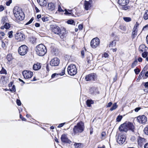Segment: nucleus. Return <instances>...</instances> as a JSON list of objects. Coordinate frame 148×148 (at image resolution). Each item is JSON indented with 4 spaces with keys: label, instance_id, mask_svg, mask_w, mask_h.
<instances>
[{
    "label": "nucleus",
    "instance_id": "45",
    "mask_svg": "<svg viewBox=\"0 0 148 148\" xmlns=\"http://www.w3.org/2000/svg\"><path fill=\"white\" fill-rule=\"evenodd\" d=\"M34 20V18L33 17H32L31 19L29 20V21L26 24H25V25H28L30 24H31L33 21Z\"/></svg>",
    "mask_w": 148,
    "mask_h": 148
},
{
    "label": "nucleus",
    "instance_id": "51",
    "mask_svg": "<svg viewBox=\"0 0 148 148\" xmlns=\"http://www.w3.org/2000/svg\"><path fill=\"white\" fill-rule=\"evenodd\" d=\"M130 140L132 142H134L136 140L135 137L134 136H132Z\"/></svg>",
    "mask_w": 148,
    "mask_h": 148
},
{
    "label": "nucleus",
    "instance_id": "26",
    "mask_svg": "<svg viewBox=\"0 0 148 148\" xmlns=\"http://www.w3.org/2000/svg\"><path fill=\"white\" fill-rule=\"evenodd\" d=\"M94 103V101L88 99L86 101V105L90 107L91 105Z\"/></svg>",
    "mask_w": 148,
    "mask_h": 148
},
{
    "label": "nucleus",
    "instance_id": "11",
    "mask_svg": "<svg viewBox=\"0 0 148 148\" xmlns=\"http://www.w3.org/2000/svg\"><path fill=\"white\" fill-rule=\"evenodd\" d=\"M25 79L31 78L33 74L32 72L28 70L24 71L22 73Z\"/></svg>",
    "mask_w": 148,
    "mask_h": 148
},
{
    "label": "nucleus",
    "instance_id": "29",
    "mask_svg": "<svg viewBox=\"0 0 148 148\" xmlns=\"http://www.w3.org/2000/svg\"><path fill=\"white\" fill-rule=\"evenodd\" d=\"M123 19L125 21L127 22H128L130 21H131L132 20L131 18L130 17H123Z\"/></svg>",
    "mask_w": 148,
    "mask_h": 148
},
{
    "label": "nucleus",
    "instance_id": "40",
    "mask_svg": "<svg viewBox=\"0 0 148 148\" xmlns=\"http://www.w3.org/2000/svg\"><path fill=\"white\" fill-rule=\"evenodd\" d=\"M119 29L122 30L123 31H125L126 30V27L124 25H121L119 27Z\"/></svg>",
    "mask_w": 148,
    "mask_h": 148
},
{
    "label": "nucleus",
    "instance_id": "17",
    "mask_svg": "<svg viewBox=\"0 0 148 148\" xmlns=\"http://www.w3.org/2000/svg\"><path fill=\"white\" fill-rule=\"evenodd\" d=\"M89 92L90 94L93 95H95L99 93L98 88L96 87H92L90 88Z\"/></svg>",
    "mask_w": 148,
    "mask_h": 148
},
{
    "label": "nucleus",
    "instance_id": "18",
    "mask_svg": "<svg viewBox=\"0 0 148 148\" xmlns=\"http://www.w3.org/2000/svg\"><path fill=\"white\" fill-rule=\"evenodd\" d=\"M119 130L121 132H126L127 131V128L126 123H124L121 125L119 128Z\"/></svg>",
    "mask_w": 148,
    "mask_h": 148
},
{
    "label": "nucleus",
    "instance_id": "19",
    "mask_svg": "<svg viewBox=\"0 0 148 148\" xmlns=\"http://www.w3.org/2000/svg\"><path fill=\"white\" fill-rule=\"evenodd\" d=\"M137 141L138 146L141 147L144 144V143L146 142V141L145 138L139 136L137 138Z\"/></svg>",
    "mask_w": 148,
    "mask_h": 148
},
{
    "label": "nucleus",
    "instance_id": "25",
    "mask_svg": "<svg viewBox=\"0 0 148 148\" xmlns=\"http://www.w3.org/2000/svg\"><path fill=\"white\" fill-rule=\"evenodd\" d=\"M86 60L88 63L90 64V63L91 61L92 60V57L91 54L87 56Z\"/></svg>",
    "mask_w": 148,
    "mask_h": 148
},
{
    "label": "nucleus",
    "instance_id": "62",
    "mask_svg": "<svg viewBox=\"0 0 148 148\" xmlns=\"http://www.w3.org/2000/svg\"><path fill=\"white\" fill-rule=\"evenodd\" d=\"M81 54L82 56V58H83L84 57V52L83 50H82L81 51Z\"/></svg>",
    "mask_w": 148,
    "mask_h": 148
},
{
    "label": "nucleus",
    "instance_id": "36",
    "mask_svg": "<svg viewBox=\"0 0 148 148\" xmlns=\"http://www.w3.org/2000/svg\"><path fill=\"white\" fill-rule=\"evenodd\" d=\"M139 25V24L137 22H136V23L135 25L134 28H133V30L134 31H137V29Z\"/></svg>",
    "mask_w": 148,
    "mask_h": 148
},
{
    "label": "nucleus",
    "instance_id": "28",
    "mask_svg": "<svg viewBox=\"0 0 148 148\" xmlns=\"http://www.w3.org/2000/svg\"><path fill=\"white\" fill-rule=\"evenodd\" d=\"M137 35V31L132 30V39H134Z\"/></svg>",
    "mask_w": 148,
    "mask_h": 148
},
{
    "label": "nucleus",
    "instance_id": "10",
    "mask_svg": "<svg viewBox=\"0 0 148 148\" xmlns=\"http://www.w3.org/2000/svg\"><path fill=\"white\" fill-rule=\"evenodd\" d=\"M136 118L137 121L140 123L145 124L147 121V117L144 115L139 116Z\"/></svg>",
    "mask_w": 148,
    "mask_h": 148
},
{
    "label": "nucleus",
    "instance_id": "47",
    "mask_svg": "<svg viewBox=\"0 0 148 148\" xmlns=\"http://www.w3.org/2000/svg\"><path fill=\"white\" fill-rule=\"evenodd\" d=\"M0 74H7V71L5 69L2 68L1 70L0 71Z\"/></svg>",
    "mask_w": 148,
    "mask_h": 148
},
{
    "label": "nucleus",
    "instance_id": "30",
    "mask_svg": "<svg viewBox=\"0 0 148 148\" xmlns=\"http://www.w3.org/2000/svg\"><path fill=\"white\" fill-rule=\"evenodd\" d=\"M116 45V41L114 40L110 43L109 45L110 47H113L114 46H115Z\"/></svg>",
    "mask_w": 148,
    "mask_h": 148
},
{
    "label": "nucleus",
    "instance_id": "23",
    "mask_svg": "<svg viewBox=\"0 0 148 148\" xmlns=\"http://www.w3.org/2000/svg\"><path fill=\"white\" fill-rule=\"evenodd\" d=\"M85 9L86 10H88L91 6V4L89 1H85L84 2Z\"/></svg>",
    "mask_w": 148,
    "mask_h": 148
},
{
    "label": "nucleus",
    "instance_id": "42",
    "mask_svg": "<svg viewBox=\"0 0 148 148\" xmlns=\"http://www.w3.org/2000/svg\"><path fill=\"white\" fill-rule=\"evenodd\" d=\"M36 40V38L35 37H33L31 38L30 39L31 41L32 42L33 44H34L35 43Z\"/></svg>",
    "mask_w": 148,
    "mask_h": 148
},
{
    "label": "nucleus",
    "instance_id": "54",
    "mask_svg": "<svg viewBox=\"0 0 148 148\" xmlns=\"http://www.w3.org/2000/svg\"><path fill=\"white\" fill-rule=\"evenodd\" d=\"M20 118L23 121H25L26 120V119L25 118L22 116L21 114H20Z\"/></svg>",
    "mask_w": 148,
    "mask_h": 148
},
{
    "label": "nucleus",
    "instance_id": "49",
    "mask_svg": "<svg viewBox=\"0 0 148 148\" xmlns=\"http://www.w3.org/2000/svg\"><path fill=\"white\" fill-rule=\"evenodd\" d=\"M67 23L68 24L73 25L74 23V21L73 20H69L67 21Z\"/></svg>",
    "mask_w": 148,
    "mask_h": 148
},
{
    "label": "nucleus",
    "instance_id": "16",
    "mask_svg": "<svg viewBox=\"0 0 148 148\" xmlns=\"http://www.w3.org/2000/svg\"><path fill=\"white\" fill-rule=\"evenodd\" d=\"M127 128V131L128 130H130L132 132L134 133L136 129L134 125L131 122H128L126 123Z\"/></svg>",
    "mask_w": 148,
    "mask_h": 148
},
{
    "label": "nucleus",
    "instance_id": "35",
    "mask_svg": "<svg viewBox=\"0 0 148 148\" xmlns=\"http://www.w3.org/2000/svg\"><path fill=\"white\" fill-rule=\"evenodd\" d=\"M137 62L138 61L137 60H135L134 62L132 63L131 65L132 68H134L135 66H136L137 64Z\"/></svg>",
    "mask_w": 148,
    "mask_h": 148
},
{
    "label": "nucleus",
    "instance_id": "59",
    "mask_svg": "<svg viewBox=\"0 0 148 148\" xmlns=\"http://www.w3.org/2000/svg\"><path fill=\"white\" fill-rule=\"evenodd\" d=\"M4 10V7L2 5L0 6V12H2Z\"/></svg>",
    "mask_w": 148,
    "mask_h": 148
},
{
    "label": "nucleus",
    "instance_id": "57",
    "mask_svg": "<svg viewBox=\"0 0 148 148\" xmlns=\"http://www.w3.org/2000/svg\"><path fill=\"white\" fill-rule=\"evenodd\" d=\"M65 74V71L64 70H62V71L61 73H59V75H60L61 76Z\"/></svg>",
    "mask_w": 148,
    "mask_h": 148
},
{
    "label": "nucleus",
    "instance_id": "38",
    "mask_svg": "<svg viewBox=\"0 0 148 148\" xmlns=\"http://www.w3.org/2000/svg\"><path fill=\"white\" fill-rule=\"evenodd\" d=\"M13 32L12 31L9 32H8V37L10 38H11L13 37L12 34Z\"/></svg>",
    "mask_w": 148,
    "mask_h": 148
},
{
    "label": "nucleus",
    "instance_id": "20",
    "mask_svg": "<svg viewBox=\"0 0 148 148\" xmlns=\"http://www.w3.org/2000/svg\"><path fill=\"white\" fill-rule=\"evenodd\" d=\"M148 48L144 45H142L140 46L139 48V51L141 52L147 51Z\"/></svg>",
    "mask_w": 148,
    "mask_h": 148
},
{
    "label": "nucleus",
    "instance_id": "27",
    "mask_svg": "<svg viewBox=\"0 0 148 148\" xmlns=\"http://www.w3.org/2000/svg\"><path fill=\"white\" fill-rule=\"evenodd\" d=\"M74 145L75 148H81L82 147V144L80 143H74Z\"/></svg>",
    "mask_w": 148,
    "mask_h": 148
},
{
    "label": "nucleus",
    "instance_id": "50",
    "mask_svg": "<svg viewBox=\"0 0 148 148\" xmlns=\"http://www.w3.org/2000/svg\"><path fill=\"white\" fill-rule=\"evenodd\" d=\"M134 71L135 72V73L137 75L140 72V70L138 69H134Z\"/></svg>",
    "mask_w": 148,
    "mask_h": 148
},
{
    "label": "nucleus",
    "instance_id": "9",
    "mask_svg": "<svg viewBox=\"0 0 148 148\" xmlns=\"http://www.w3.org/2000/svg\"><path fill=\"white\" fill-rule=\"evenodd\" d=\"M100 43L99 39L98 38L93 39L90 42V46L93 48H96Z\"/></svg>",
    "mask_w": 148,
    "mask_h": 148
},
{
    "label": "nucleus",
    "instance_id": "55",
    "mask_svg": "<svg viewBox=\"0 0 148 148\" xmlns=\"http://www.w3.org/2000/svg\"><path fill=\"white\" fill-rule=\"evenodd\" d=\"M112 104V102H110L107 105H106V107L107 108L110 107L111 106Z\"/></svg>",
    "mask_w": 148,
    "mask_h": 148
},
{
    "label": "nucleus",
    "instance_id": "34",
    "mask_svg": "<svg viewBox=\"0 0 148 148\" xmlns=\"http://www.w3.org/2000/svg\"><path fill=\"white\" fill-rule=\"evenodd\" d=\"M6 58L9 61H10L12 60L13 58L11 54H9L7 55Z\"/></svg>",
    "mask_w": 148,
    "mask_h": 148
},
{
    "label": "nucleus",
    "instance_id": "12",
    "mask_svg": "<svg viewBox=\"0 0 148 148\" xmlns=\"http://www.w3.org/2000/svg\"><path fill=\"white\" fill-rule=\"evenodd\" d=\"M15 38L18 41H22L25 39V36L21 32L17 33L15 34Z\"/></svg>",
    "mask_w": 148,
    "mask_h": 148
},
{
    "label": "nucleus",
    "instance_id": "3",
    "mask_svg": "<svg viewBox=\"0 0 148 148\" xmlns=\"http://www.w3.org/2000/svg\"><path fill=\"white\" fill-rule=\"evenodd\" d=\"M84 123L82 122H80L75 125L73 129L74 135L79 134V133L82 132L84 130Z\"/></svg>",
    "mask_w": 148,
    "mask_h": 148
},
{
    "label": "nucleus",
    "instance_id": "2",
    "mask_svg": "<svg viewBox=\"0 0 148 148\" xmlns=\"http://www.w3.org/2000/svg\"><path fill=\"white\" fill-rule=\"evenodd\" d=\"M13 12L15 16L18 20L22 21L24 19V14L20 8L15 7L13 10Z\"/></svg>",
    "mask_w": 148,
    "mask_h": 148
},
{
    "label": "nucleus",
    "instance_id": "37",
    "mask_svg": "<svg viewBox=\"0 0 148 148\" xmlns=\"http://www.w3.org/2000/svg\"><path fill=\"white\" fill-rule=\"evenodd\" d=\"M148 55V52L146 51L144 52L142 54V56L143 58H146Z\"/></svg>",
    "mask_w": 148,
    "mask_h": 148
},
{
    "label": "nucleus",
    "instance_id": "24",
    "mask_svg": "<svg viewBox=\"0 0 148 148\" xmlns=\"http://www.w3.org/2000/svg\"><path fill=\"white\" fill-rule=\"evenodd\" d=\"M48 9L51 10H53L55 9V6L53 3H51L48 4Z\"/></svg>",
    "mask_w": 148,
    "mask_h": 148
},
{
    "label": "nucleus",
    "instance_id": "32",
    "mask_svg": "<svg viewBox=\"0 0 148 148\" xmlns=\"http://www.w3.org/2000/svg\"><path fill=\"white\" fill-rule=\"evenodd\" d=\"M143 18L145 20H147L148 19V10H146L143 16Z\"/></svg>",
    "mask_w": 148,
    "mask_h": 148
},
{
    "label": "nucleus",
    "instance_id": "64",
    "mask_svg": "<svg viewBox=\"0 0 148 148\" xmlns=\"http://www.w3.org/2000/svg\"><path fill=\"white\" fill-rule=\"evenodd\" d=\"M144 86L145 88H148V82H146L145 83Z\"/></svg>",
    "mask_w": 148,
    "mask_h": 148
},
{
    "label": "nucleus",
    "instance_id": "31",
    "mask_svg": "<svg viewBox=\"0 0 148 148\" xmlns=\"http://www.w3.org/2000/svg\"><path fill=\"white\" fill-rule=\"evenodd\" d=\"M117 107V106L116 103H115L112 105V107L110 108V110L112 111L116 109Z\"/></svg>",
    "mask_w": 148,
    "mask_h": 148
},
{
    "label": "nucleus",
    "instance_id": "44",
    "mask_svg": "<svg viewBox=\"0 0 148 148\" xmlns=\"http://www.w3.org/2000/svg\"><path fill=\"white\" fill-rule=\"evenodd\" d=\"M4 25L5 26V28L6 29H8L9 28L10 26V24L8 23H6Z\"/></svg>",
    "mask_w": 148,
    "mask_h": 148
},
{
    "label": "nucleus",
    "instance_id": "4",
    "mask_svg": "<svg viewBox=\"0 0 148 148\" xmlns=\"http://www.w3.org/2000/svg\"><path fill=\"white\" fill-rule=\"evenodd\" d=\"M36 51L37 54L39 56H41L45 55L47 52L46 47L42 44L37 45L36 48Z\"/></svg>",
    "mask_w": 148,
    "mask_h": 148
},
{
    "label": "nucleus",
    "instance_id": "43",
    "mask_svg": "<svg viewBox=\"0 0 148 148\" xmlns=\"http://www.w3.org/2000/svg\"><path fill=\"white\" fill-rule=\"evenodd\" d=\"M122 118V116L119 115L117 116L116 119V121L118 122H119L121 121Z\"/></svg>",
    "mask_w": 148,
    "mask_h": 148
},
{
    "label": "nucleus",
    "instance_id": "58",
    "mask_svg": "<svg viewBox=\"0 0 148 148\" xmlns=\"http://www.w3.org/2000/svg\"><path fill=\"white\" fill-rule=\"evenodd\" d=\"M65 123H61L60 124H59V125H58V127H63L64 125L65 124Z\"/></svg>",
    "mask_w": 148,
    "mask_h": 148
},
{
    "label": "nucleus",
    "instance_id": "6",
    "mask_svg": "<svg viewBox=\"0 0 148 148\" xmlns=\"http://www.w3.org/2000/svg\"><path fill=\"white\" fill-rule=\"evenodd\" d=\"M67 72L71 76L75 75L77 73L76 66L73 64L69 65L68 67Z\"/></svg>",
    "mask_w": 148,
    "mask_h": 148
},
{
    "label": "nucleus",
    "instance_id": "22",
    "mask_svg": "<svg viewBox=\"0 0 148 148\" xmlns=\"http://www.w3.org/2000/svg\"><path fill=\"white\" fill-rule=\"evenodd\" d=\"M40 64L37 63L36 64H34L33 66V69L34 70L37 71L40 69L41 68Z\"/></svg>",
    "mask_w": 148,
    "mask_h": 148
},
{
    "label": "nucleus",
    "instance_id": "7",
    "mask_svg": "<svg viewBox=\"0 0 148 148\" xmlns=\"http://www.w3.org/2000/svg\"><path fill=\"white\" fill-rule=\"evenodd\" d=\"M18 52L20 55L24 56L25 55L28 51V47L25 45L21 46L18 48Z\"/></svg>",
    "mask_w": 148,
    "mask_h": 148
},
{
    "label": "nucleus",
    "instance_id": "52",
    "mask_svg": "<svg viewBox=\"0 0 148 148\" xmlns=\"http://www.w3.org/2000/svg\"><path fill=\"white\" fill-rule=\"evenodd\" d=\"M16 103L17 105L18 106H20L21 105V102L20 100L17 99L16 100Z\"/></svg>",
    "mask_w": 148,
    "mask_h": 148
},
{
    "label": "nucleus",
    "instance_id": "63",
    "mask_svg": "<svg viewBox=\"0 0 148 148\" xmlns=\"http://www.w3.org/2000/svg\"><path fill=\"white\" fill-rule=\"evenodd\" d=\"M140 109V107L136 108L134 109V110L136 112H137Z\"/></svg>",
    "mask_w": 148,
    "mask_h": 148
},
{
    "label": "nucleus",
    "instance_id": "46",
    "mask_svg": "<svg viewBox=\"0 0 148 148\" xmlns=\"http://www.w3.org/2000/svg\"><path fill=\"white\" fill-rule=\"evenodd\" d=\"M144 132L146 134L148 135V126L145 128Z\"/></svg>",
    "mask_w": 148,
    "mask_h": 148
},
{
    "label": "nucleus",
    "instance_id": "61",
    "mask_svg": "<svg viewBox=\"0 0 148 148\" xmlns=\"http://www.w3.org/2000/svg\"><path fill=\"white\" fill-rule=\"evenodd\" d=\"M106 135L105 132H103L101 133V136L102 137H105Z\"/></svg>",
    "mask_w": 148,
    "mask_h": 148
},
{
    "label": "nucleus",
    "instance_id": "33",
    "mask_svg": "<svg viewBox=\"0 0 148 148\" xmlns=\"http://www.w3.org/2000/svg\"><path fill=\"white\" fill-rule=\"evenodd\" d=\"M41 19L42 21L44 22L47 21L49 20L47 17L43 15L42 16Z\"/></svg>",
    "mask_w": 148,
    "mask_h": 148
},
{
    "label": "nucleus",
    "instance_id": "14",
    "mask_svg": "<svg viewBox=\"0 0 148 148\" xmlns=\"http://www.w3.org/2000/svg\"><path fill=\"white\" fill-rule=\"evenodd\" d=\"M61 141L64 143L71 144V141L68 139L66 135L63 134H62L60 138Z\"/></svg>",
    "mask_w": 148,
    "mask_h": 148
},
{
    "label": "nucleus",
    "instance_id": "1",
    "mask_svg": "<svg viewBox=\"0 0 148 148\" xmlns=\"http://www.w3.org/2000/svg\"><path fill=\"white\" fill-rule=\"evenodd\" d=\"M51 30L54 34L58 35L61 39L66 36V32L64 29H61L58 26L56 25H51Z\"/></svg>",
    "mask_w": 148,
    "mask_h": 148
},
{
    "label": "nucleus",
    "instance_id": "5",
    "mask_svg": "<svg viewBox=\"0 0 148 148\" xmlns=\"http://www.w3.org/2000/svg\"><path fill=\"white\" fill-rule=\"evenodd\" d=\"M129 2V0H118V3L121 6V9L126 10L130 8V6L127 5Z\"/></svg>",
    "mask_w": 148,
    "mask_h": 148
},
{
    "label": "nucleus",
    "instance_id": "8",
    "mask_svg": "<svg viewBox=\"0 0 148 148\" xmlns=\"http://www.w3.org/2000/svg\"><path fill=\"white\" fill-rule=\"evenodd\" d=\"M116 140L118 143L120 145H122L125 141V136L124 135L119 134L118 136H116Z\"/></svg>",
    "mask_w": 148,
    "mask_h": 148
},
{
    "label": "nucleus",
    "instance_id": "21",
    "mask_svg": "<svg viewBox=\"0 0 148 148\" xmlns=\"http://www.w3.org/2000/svg\"><path fill=\"white\" fill-rule=\"evenodd\" d=\"M37 2L41 6H45L47 5V2L46 0H37Z\"/></svg>",
    "mask_w": 148,
    "mask_h": 148
},
{
    "label": "nucleus",
    "instance_id": "60",
    "mask_svg": "<svg viewBox=\"0 0 148 148\" xmlns=\"http://www.w3.org/2000/svg\"><path fill=\"white\" fill-rule=\"evenodd\" d=\"M83 25L82 24H79L78 26V28L80 30L82 29Z\"/></svg>",
    "mask_w": 148,
    "mask_h": 148
},
{
    "label": "nucleus",
    "instance_id": "48",
    "mask_svg": "<svg viewBox=\"0 0 148 148\" xmlns=\"http://www.w3.org/2000/svg\"><path fill=\"white\" fill-rule=\"evenodd\" d=\"M10 90L11 92H15L16 91V88L15 86L14 85H13L12 88H10Z\"/></svg>",
    "mask_w": 148,
    "mask_h": 148
},
{
    "label": "nucleus",
    "instance_id": "15",
    "mask_svg": "<svg viewBox=\"0 0 148 148\" xmlns=\"http://www.w3.org/2000/svg\"><path fill=\"white\" fill-rule=\"evenodd\" d=\"M96 77V75L95 73H91L86 75L85 77V79L86 81L92 80L95 81Z\"/></svg>",
    "mask_w": 148,
    "mask_h": 148
},
{
    "label": "nucleus",
    "instance_id": "56",
    "mask_svg": "<svg viewBox=\"0 0 148 148\" xmlns=\"http://www.w3.org/2000/svg\"><path fill=\"white\" fill-rule=\"evenodd\" d=\"M58 11L60 12H63L64 11L62 9L61 7L59 5L58 7Z\"/></svg>",
    "mask_w": 148,
    "mask_h": 148
},
{
    "label": "nucleus",
    "instance_id": "53",
    "mask_svg": "<svg viewBox=\"0 0 148 148\" xmlns=\"http://www.w3.org/2000/svg\"><path fill=\"white\" fill-rule=\"evenodd\" d=\"M12 2V0H9L6 2V4L7 6H9Z\"/></svg>",
    "mask_w": 148,
    "mask_h": 148
},
{
    "label": "nucleus",
    "instance_id": "41",
    "mask_svg": "<svg viewBox=\"0 0 148 148\" xmlns=\"http://www.w3.org/2000/svg\"><path fill=\"white\" fill-rule=\"evenodd\" d=\"M144 73L143 72V71H141L138 77V79H140L143 77Z\"/></svg>",
    "mask_w": 148,
    "mask_h": 148
},
{
    "label": "nucleus",
    "instance_id": "13",
    "mask_svg": "<svg viewBox=\"0 0 148 148\" xmlns=\"http://www.w3.org/2000/svg\"><path fill=\"white\" fill-rule=\"evenodd\" d=\"M60 62V60L57 58H55L50 61V64L51 66H57L59 65Z\"/></svg>",
    "mask_w": 148,
    "mask_h": 148
},
{
    "label": "nucleus",
    "instance_id": "39",
    "mask_svg": "<svg viewBox=\"0 0 148 148\" xmlns=\"http://www.w3.org/2000/svg\"><path fill=\"white\" fill-rule=\"evenodd\" d=\"M65 14H66L70 15H72V12L71 11L72 10H69V11L71 12H69L66 9H65Z\"/></svg>",
    "mask_w": 148,
    "mask_h": 148
}]
</instances>
